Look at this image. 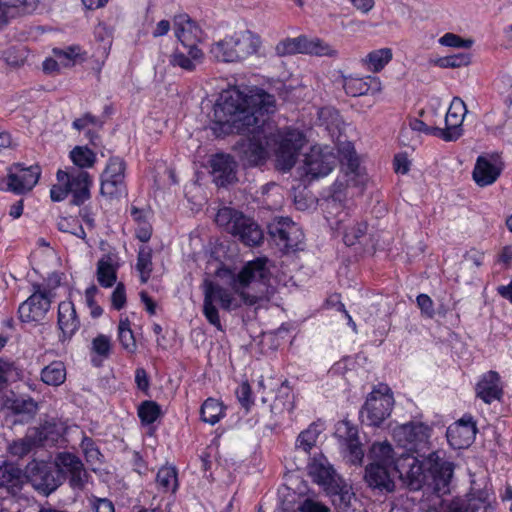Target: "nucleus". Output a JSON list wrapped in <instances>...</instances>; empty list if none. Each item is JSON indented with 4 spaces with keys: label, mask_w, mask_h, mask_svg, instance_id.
Returning a JSON list of instances; mask_svg holds the SVG:
<instances>
[{
    "label": "nucleus",
    "mask_w": 512,
    "mask_h": 512,
    "mask_svg": "<svg viewBox=\"0 0 512 512\" xmlns=\"http://www.w3.org/2000/svg\"><path fill=\"white\" fill-rule=\"evenodd\" d=\"M275 111V98L264 90L244 95L232 89L221 93L213 108L211 129L217 136L238 133L243 139L241 152L251 166L263 162L268 156L265 126Z\"/></svg>",
    "instance_id": "nucleus-1"
},
{
    "label": "nucleus",
    "mask_w": 512,
    "mask_h": 512,
    "mask_svg": "<svg viewBox=\"0 0 512 512\" xmlns=\"http://www.w3.org/2000/svg\"><path fill=\"white\" fill-rule=\"evenodd\" d=\"M270 271L267 267L266 258H257L247 262L242 269L232 277L231 287L234 294L213 282H205L203 314L207 321L217 330L223 331L219 312L215 306L218 301L225 311H232L242 305L253 306L258 303L260 297L245 292V288L253 282L265 283L269 279Z\"/></svg>",
    "instance_id": "nucleus-2"
},
{
    "label": "nucleus",
    "mask_w": 512,
    "mask_h": 512,
    "mask_svg": "<svg viewBox=\"0 0 512 512\" xmlns=\"http://www.w3.org/2000/svg\"><path fill=\"white\" fill-rule=\"evenodd\" d=\"M395 471L411 490L427 485L441 496L450 493L454 464L440 458L436 452L430 453L423 461L413 453L401 452L395 462Z\"/></svg>",
    "instance_id": "nucleus-3"
},
{
    "label": "nucleus",
    "mask_w": 512,
    "mask_h": 512,
    "mask_svg": "<svg viewBox=\"0 0 512 512\" xmlns=\"http://www.w3.org/2000/svg\"><path fill=\"white\" fill-rule=\"evenodd\" d=\"M260 46V37L249 30H245L214 42L209 53L218 62L232 63L242 61L256 54Z\"/></svg>",
    "instance_id": "nucleus-4"
},
{
    "label": "nucleus",
    "mask_w": 512,
    "mask_h": 512,
    "mask_svg": "<svg viewBox=\"0 0 512 512\" xmlns=\"http://www.w3.org/2000/svg\"><path fill=\"white\" fill-rule=\"evenodd\" d=\"M394 406V398L390 388L379 384L369 393L361 410L363 421L371 426H379L387 419Z\"/></svg>",
    "instance_id": "nucleus-5"
},
{
    "label": "nucleus",
    "mask_w": 512,
    "mask_h": 512,
    "mask_svg": "<svg viewBox=\"0 0 512 512\" xmlns=\"http://www.w3.org/2000/svg\"><path fill=\"white\" fill-rule=\"evenodd\" d=\"M26 483L29 482L39 493L48 496L62 483L63 477L55 467L44 461H31L25 470Z\"/></svg>",
    "instance_id": "nucleus-6"
},
{
    "label": "nucleus",
    "mask_w": 512,
    "mask_h": 512,
    "mask_svg": "<svg viewBox=\"0 0 512 512\" xmlns=\"http://www.w3.org/2000/svg\"><path fill=\"white\" fill-rule=\"evenodd\" d=\"M40 174L38 165L23 167L22 164H14L8 168L7 176L0 179V190L24 194L37 184Z\"/></svg>",
    "instance_id": "nucleus-7"
},
{
    "label": "nucleus",
    "mask_w": 512,
    "mask_h": 512,
    "mask_svg": "<svg viewBox=\"0 0 512 512\" xmlns=\"http://www.w3.org/2000/svg\"><path fill=\"white\" fill-rule=\"evenodd\" d=\"M126 162L117 156L110 157L101 174L100 193L108 198H118L126 194Z\"/></svg>",
    "instance_id": "nucleus-8"
},
{
    "label": "nucleus",
    "mask_w": 512,
    "mask_h": 512,
    "mask_svg": "<svg viewBox=\"0 0 512 512\" xmlns=\"http://www.w3.org/2000/svg\"><path fill=\"white\" fill-rule=\"evenodd\" d=\"M430 429L423 423H406L393 430V439L403 450L412 453L424 447L430 436Z\"/></svg>",
    "instance_id": "nucleus-9"
},
{
    "label": "nucleus",
    "mask_w": 512,
    "mask_h": 512,
    "mask_svg": "<svg viewBox=\"0 0 512 512\" xmlns=\"http://www.w3.org/2000/svg\"><path fill=\"white\" fill-rule=\"evenodd\" d=\"M55 469L63 477V481L68 479L72 489H84L89 475L79 457L71 453H60L55 460Z\"/></svg>",
    "instance_id": "nucleus-10"
},
{
    "label": "nucleus",
    "mask_w": 512,
    "mask_h": 512,
    "mask_svg": "<svg viewBox=\"0 0 512 512\" xmlns=\"http://www.w3.org/2000/svg\"><path fill=\"white\" fill-rule=\"evenodd\" d=\"M57 180L68 186L72 194V204L79 206L90 198L92 179L87 171L75 168L58 170Z\"/></svg>",
    "instance_id": "nucleus-11"
},
{
    "label": "nucleus",
    "mask_w": 512,
    "mask_h": 512,
    "mask_svg": "<svg viewBox=\"0 0 512 512\" xmlns=\"http://www.w3.org/2000/svg\"><path fill=\"white\" fill-rule=\"evenodd\" d=\"M490 496L487 488H476L473 484L464 498L452 500L443 512H494Z\"/></svg>",
    "instance_id": "nucleus-12"
},
{
    "label": "nucleus",
    "mask_w": 512,
    "mask_h": 512,
    "mask_svg": "<svg viewBox=\"0 0 512 512\" xmlns=\"http://www.w3.org/2000/svg\"><path fill=\"white\" fill-rule=\"evenodd\" d=\"M54 299L41 290L39 283L32 284V294L20 304L19 318L22 322H39L43 320L50 310Z\"/></svg>",
    "instance_id": "nucleus-13"
},
{
    "label": "nucleus",
    "mask_w": 512,
    "mask_h": 512,
    "mask_svg": "<svg viewBox=\"0 0 512 512\" xmlns=\"http://www.w3.org/2000/svg\"><path fill=\"white\" fill-rule=\"evenodd\" d=\"M335 436L345 447V458L354 465H360L364 458V450L359 440L358 429L349 421H340L336 425Z\"/></svg>",
    "instance_id": "nucleus-14"
},
{
    "label": "nucleus",
    "mask_w": 512,
    "mask_h": 512,
    "mask_svg": "<svg viewBox=\"0 0 512 512\" xmlns=\"http://www.w3.org/2000/svg\"><path fill=\"white\" fill-rule=\"evenodd\" d=\"M467 112L464 101L455 97L447 111L445 117V128H435L436 136L444 141H456L463 134L462 124Z\"/></svg>",
    "instance_id": "nucleus-15"
},
{
    "label": "nucleus",
    "mask_w": 512,
    "mask_h": 512,
    "mask_svg": "<svg viewBox=\"0 0 512 512\" xmlns=\"http://www.w3.org/2000/svg\"><path fill=\"white\" fill-rule=\"evenodd\" d=\"M303 144V134L296 130L288 131L281 138L276 150V161L281 170L288 171L294 166L298 152Z\"/></svg>",
    "instance_id": "nucleus-16"
},
{
    "label": "nucleus",
    "mask_w": 512,
    "mask_h": 512,
    "mask_svg": "<svg viewBox=\"0 0 512 512\" xmlns=\"http://www.w3.org/2000/svg\"><path fill=\"white\" fill-rule=\"evenodd\" d=\"M269 233L278 245L286 249H298L304 238L299 226L289 218H281L270 225Z\"/></svg>",
    "instance_id": "nucleus-17"
},
{
    "label": "nucleus",
    "mask_w": 512,
    "mask_h": 512,
    "mask_svg": "<svg viewBox=\"0 0 512 512\" xmlns=\"http://www.w3.org/2000/svg\"><path fill=\"white\" fill-rule=\"evenodd\" d=\"M303 169L312 179L328 175L336 164L335 156L321 148L313 147L304 157Z\"/></svg>",
    "instance_id": "nucleus-18"
},
{
    "label": "nucleus",
    "mask_w": 512,
    "mask_h": 512,
    "mask_svg": "<svg viewBox=\"0 0 512 512\" xmlns=\"http://www.w3.org/2000/svg\"><path fill=\"white\" fill-rule=\"evenodd\" d=\"M477 432L472 417H463L447 429V439L455 449L467 448L474 441Z\"/></svg>",
    "instance_id": "nucleus-19"
},
{
    "label": "nucleus",
    "mask_w": 512,
    "mask_h": 512,
    "mask_svg": "<svg viewBox=\"0 0 512 512\" xmlns=\"http://www.w3.org/2000/svg\"><path fill=\"white\" fill-rule=\"evenodd\" d=\"M391 469L379 463H370L365 468L364 480L370 488L380 493H391L396 488Z\"/></svg>",
    "instance_id": "nucleus-20"
},
{
    "label": "nucleus",
    "mask_w": 512,
    "mask_h": 512,
    "mask_svg": "<svg viewBox=\"0 0 512 512\" xmlns=\"http://www.w3.org/2000/svg\"><path fill=\"white\" fill-rule=\"evenodd\" d=\"M175 36L183 47L197 46L203 39L202 29L194 22L189 15L179 14L174 17Z\"/></svg>",
    "instance_id": "nucleus-21"
},
{
    "label": "nucleus",
    "mask_w": 512,
    "mask_h": 512,
    "mask_svg": "<svg viewBox=\"0 0 512 512\" xmlns=\"http://www.w3.org/2000/svg\"><path fill=\"white\" fill-rule=\"evenodd\" d=\"M341 84L348 96L358 97L368 93L375 94L381 91V82L374 76L356 77L341 75Z\"/></svg>",
    "instance_id": "nucleus-22"
},
{
    "label": "nucleus",
    "mask_w": 512,
    "mask_h": 512,
    "mask_svg": "<svg viewBox=\"0 0 512 512\" xmlns=\"http://www.w3.org/2000/svg\"><path fill=\"white\" fill-rule=\"evenodd\" d=\"M57 325L61 331L60 341L70 340L80 327L74 304L71 301H62L58 305Z\"/></svg>",
    "instance_id": "nucleus-23"
},
{
    "label": "nucleus",
    "mask_w": 512,
    "mask_h": 512,
    "mask_svg": "<svg viewBox=\"0 0 512 512\" xmlns=\"http://www.w3.org/2000/svg\"><path fill=\"white\" fill-rule=\"evenodd\" d=\"M498 157L479 156L473 169V179L478 186L493 184L501 174L502 168L497 164Z\"/></svg>",
    "instance_id": "nucleus-24"
},
{
    "label": "nucleus",
    "mask_w": 512,
    "mask_h": 512,
    "mask_svg": "<svg viewBox=\"0 0 512 512\" xmlns=\"http://www.w3.org/2000/svg\"><path fill=\"white\" fill-rule=\"evenodd\" d=\"M211 168L218 186H225L236 180V163L229 155H215L211 160Z\"/></svg>",
    "instance_id": "nucleus-25"
},
{
    "label": "nucleus",
    "mask_w": 512,
    "mask_h": 512,
    "mask_svg": "<svg viewBox=\"0 0 512 512\" xmlns=\"http://www.w3.org/2000/svg\"><path fill=\"white\" fill-rule=\"evenodd\" d=\"M233 227L235 231L232 235L238 237V239L247 246H258L264 238L260 226L245 215L238 218V222H236Z\"/></svg>",
    "instance_id": "nucleus-26"
},
{
    "label": "nucleus",
    "mask_w": 512,
    "mask_h": 512,
    "mask_svg": "<svg viewBox=\"0 0 512 512\" xmlns=\"http://www.w3.org/2000/svg\"><path fill=\"white\" fill-rule=\"evenodd\" d=\"M26 484L25 473L13 464L0 466V488L12 496H17Z\"/></svg>",
    "instance_id": "nucleus-27"
},
{
    "label": "nucleus",
    "mask_w": 512,
    "mask_h": 512,
    "mask_svg": "<svg viewBox=\"0 0 512 512\" xmlns=\"http://www.w3.org/2000/svg\"><path fill=\"white\" fill-rule=\"evenodd\" d=\"M476 394L486 404L500 400L503 394L500 387V376L496 371H489L483 375L476 386Z\"/></svg>",
    "instance_id": "nucleus-28"
},
{
    "label": "nucleus",
    "mask_w": 512,
    "mask_h": 512,
    "mask_svg": "<svg viewBox=\"0 0 512 512\" xmlns=\"http://www.w3.org/2000/svg\"><path fill=\"white\" fill-rule=\"evenodd\" d=\"M185 48L187 49V53L174 50L169 57V63L173 67H179L187 72H192L196 69L197 65L203 62L204 53L198 46Z\"/></svg>",
    "instance_id": "nucleus-29"
},
{
    "label": "nucleus",
    "mask_w": 512,
    "mask_h": 512,
    "mask_svg": "<svg viewBox=\"0 0 512 512\" xmlns=\"http://www.w3.org/2000/svg\"><path fill=\"white\" fill-rule=\"evenodd\" d=\"M401 452L395 451L387 441L376 442L370 448L372 463H379L392 468L395 471V462Z\"/></svg>",
    "instance_id": "nucleus-30"
},
{
    "label": "nucleus",
    "mask_w": 512,
    "mask_h": 512,
    "mask_svg": "<svg viewBox=\"0 0 512 512\" xmlns=\"http://www.w3.org/2000/svg\"><path fill=\"white\" fill-rule=\"evenodd\" d=\"M98 283L105 288L112 287L117 280V266L110 255H105L97 262Z\"/></svg>",
    "instance_id": "nucleus-31"
},
{
    "label": "nucleus",
    "mask_w": 512,
    "mask_h": 512,
    "mask_svg": "<svg viewBox=\"0 0 512 512\" xmlns=\"http://www.w3.org/2000/svg\"><path fill=\"white\" fill-rule=\"evenodd\" d=\"M309 38L301 35L295 38H286L276 45V53L279 56L292 55L296 53H307Z\"/></svg>",
    "instance_id": "nucleus-32"
},
{
    "label": "nucleus",
    "mask_w": 512,
    "mask_h": 512,
    "mask_svg": "<svg viewBox=\"0 0 512 512\" xmlns=\"http://www.w3.org/2000/svg\"><path fill=\"white\" fill-rule=\"evenodd\" d=\"M66 379V368L63 362L53 361L41 371V380L51 386H59Z\"/></svg>",
    "instance_id": "nucleus-33"
},
{
    "label": "nucleus",
    "mask_w": 512,
    "mask_h": 512,
    "mask_svg": "<svg viewBox=\"0 0 512 512\" xmlns=\"http://www.w3.org/2000/svg\"><path fill=\"white\" fill-rule=\"evenodd\" d=\"M8 408L13 414L20 416L19 421H29L37 412L38 405L32 398H17L10 401Z\"/></svg>",
    "instance_id": "nucleus-34"
},
{
    "label": "nucleus",
    "mask_w": 512,
    "mask_h": 512,
    "mask_svg": "<svg viewBox=\"0 0 512 512\" xmlns=\"http://www.w3.org/2000/svg\"><path fill=\"white\" fill-rule=\"evenodd\" d=\"M136 270L139 272L141 283H147L153 271L152 249L143 245L137 255Z\"/></svg>",
    "instance_id": "nucleus-35"
},
{
    "label": "nucleus",
    "mask_w": 512,
    "mask_h": 512,
    "mask_svg": "<svg viewBox=\"0 0 512 512\" xmlns=\"http://www.w3.org/2000/svg\"><path fill=\"white\" fill-rule=\"evenodd\" d=\"M200 414L204 422L214 425L224 416L223 405L216 399L208 398L202 404Z\"/></svg>",
    "instance_id": "nucleus-36"
},
{
    "label": "nucleus",
    "mask_w": 512,
    "mask_h": 512,
    "mask_svg": "<svg viewBox=\"0 0 512 512\" xmlns=\"http://www.w3.org/2000/svg\"><path fill=\"white\" fill-rule=\"evenodd\" d=\"M392 59L390 48H381L370 52L364 59L368 69L373 72L381 71Z\"/></svg>",
    "instance_id": "nucleus-37"
},
{
    "label": "nucleus",
    "mask_w": 512,
    "mask_h": 512,
    "mask_svg": "<svg viewBox=\"0 0 512 512\" xmlns=\"http://www.w3.org/2000/svg\"><path fill=\"white\" fill-rule=\"evenodd\" d=\"M70 158L75 169L84 170L91 168L96 162V154L89 148L83 146H76L70 152Z\"/></svg>",
    "instance_id": "nucleus-38"
},
{
    "label": "nucleus",
    "mask_w": 512,
    "mask_h": 512,
    "mask_svg": "<svg viewBox=\"0 0 512 512\" xmlns=\"http://www.w3.org/2000/svg\"><path fill=\"white\" fill-rule=\"evenodd\" d=\"M340 161L346 174H358L359 160L350 142L344 144L340 149Z\"/></svg>",
    "instance_id": "nucleus-39"
},
{
    "label": "nucleus",
    "mask_w": 512,
    "mask_h": 512,
    "mask_svg": "<svg viewBox=\"0 0 512 512\" xmlns=\"http://www.w3.org/2000/svg\"><path fill=\"white\" fill-rule=\"evenodd\" d=\"M118 339L122 348L128 353L133 354L136 352L137 344L128 318L121 319L119 322Z\"/></svg>",
    "instance_id": "nucleus-40"
},
{
    "label": "nucleus",
    "mask_w": 512,
    "mask_h": 512,
    "mask_svg": "<svg viewBox=\"0 0 512 512\" xmlns=\"http://www.w3.org/2000/svg\"><path fill=\"white\" fill-rule=\"evenodd\" d=\"M243 215L242 212L230 207H223L217 212L215 222L218 226L223 227L228 233L232 234L235 231L233 226L238 222V218L243 217Z\"/></svg>",
    "instance_id": "nucleus-41"
},
{
    "label": "nucleus",
    "mask_w": 512,
    "mask_h": 512,
    "mask_svg": "<svg viewBox=\"0 0 512 512\" xmlns=\"http://www.w3.org/2000/svg\"><path fill=\"white\" fill-rule=\"evenodd\" d=\"M319 436V430L316 425H310L306 430L302 431L295 443V448L297 451L302 450L303 452L309 454L311 449L316 445L317 439Z\"/></svg>",
    "instance_id": "nucleus-42"
},
{
    "label": "nucleus",
    "mask_w": 512,
    "mask_h": 512,
    "mask_svg": "<svg viewBox=\"0 0 512 512\" xmlns=\"http://www.w3.org/2000/svg\"><path fill=\"white\" fill-rule=\"evenodd\" d=\"M309 473L316 479L320 484H327L333 478L334 470L332 467L324 464L322 461L312 459L309 464Z\"/></svg>",
    "instance_id": "nucleus-43"
},
{
    "label": "nucleus",
    "mask_w": 512,
    "mask_h": 512,
    "mask_svg": "<svg viewBox=\"0 0 512 512\" xmlns=\"http://www.w3.org/2000/svg\"><path fill=\"white\" fill-rule=\"evenodd\" d=\"M306 54L335 58L338 56V51L333 46L319 38H309Z\"/></svg>",
    "instance_id": "nucleus-44"
},
{
    "label": "nucleus",
    "mask_w": 512,
    "mask_h": 512,
    "mask_svg": "<svg viewBox=\"0 0 512 512\" xmlns=\"http://www.w3.org/2000/svg\"><path fill=\"white\" fill-rule=\"evenodd\" d=\"M157 485L165 492L175 491L177 486V474L172 467H162L159 469L156 476Z\"/></svg>",
    "instance_id": "nucleus-45"
},
{
    "label": "nucleus",
    "mask_w": 512,
    "mask_h": 512,
    "mask_svg": "<svg viewBox=\"0 0 512 512\" xmlns=\"http://www.w3.org/2000/svg\"><path fill=\"white\" fill-rule=\"evenodd\" d=\"M160 414V406L154 401H144L138 408V416L144 424L154 423Z\"/></svg>",
    "instance_id": "nucleus-46"
},
{
    "label": "nucleus",
    "mask_w": 512,
    "mask_h": 512,
    "mask_svg": "<svg viewBox=\"0 0 512 512\" xmlns=\"http://www.w3.org/2000/svg\"><path fill=\"white\" fill-rule=\"evenodd\" d=\"M366 231L367 224L365 222L355 223L344 229L343 241L347 246H352L365 236Z\"/></svg>",
    "instance_id": "nucleus-47"
},
{
    "label": "nucleus",
    "mask_w": 512,
    "mask_h": 512,
    "mask_svg": "<svg viewBox=\"0 0 512 512\" xmlns=\"http://www.w3.org/2000/svg\"><path fill=\"white\" fill-rule=\"evenodd\" d=\"M34 444L35 442L31 437H24L11 443L8 449L11 455L22 458L30 453Z\"/></svg>",
    "instance_id": "nucleus-48"
},
{
    "label": "nucleus",
    "mask_w": 512,
    "mask_h": 512,
    "mask_svg": "<svg viewBox=\"0 0 512 512\" xmlns=\"http://www.w3.org/2000/svg\"><path fill=\"white\" fill-rule=\"evenodd\" d=\"M318 119L321 125H324L327 129L331 127H338L341 119L339 112L332 107L321 108L318 112Z\"/></svg>",
    "instance_id": "nucleus-49"
},
{
    "label": "nucleus",
    "mask_w": 512,
    "mask_h": 512,
    "mask_svg": "<svg viewBox=\"0 0 512 512\" xmlns=\"http://www.w3.org/2000/svg\"><path fill=\"white\" fill-rule=\"evenodd\" d=\"M57 227L62 232L71 233L81 239L86 238V233L82 225L75 219L62 218L58 221Z\"/></svg>",
    "instance_id": "nucleus-50"
},
{
    "label": "nucleus",
    "mask_w": 512,
    "mask_h": 512,
    "mask_svg": "<svg viewBox=\"0 0 512 512\" xmlns=\"http://www.w3.org/2000/svg\"><path fill=\"white\" fill-rule=\"evenodd\" d=\"M439 43L447 47L470 48L473 41L471 39H463L453 33H446L439 39Z\"/></svg>",
    "instance_id": "nucleus-51"
},
{
    "label": "nucleus",
    "mask_w": 512,
    "mask_h": 512,
    "mask_svg": "<svg viewBox=\"0 0 512 512\" xmlns=\"http://www.w3.org/2000/svg\"><path fill=\"white\" fill-rule=\"evenodd\" d=\"M92 350L102 358H108L111 351L110 338L100 334L92 341Z\"/></svg>",
    "instance_id": "nucleus-52"
},
{
    "label": "nucleus",
    "mask_w": 512,
    "mask_h": 512,
    "mask_svg": "<svg viewBox=\"0 0 512 512\" xmlns=\"http://www.w3.org/2000/svg\"><path fill=\"white\" fill-rule=\"evenodd\" d=\"M60 285H61V275L56 272L50 274L43 283H39L40 289L44 290L45 294H47L52 299L55 298V296H56L55 290Z\"/></svg>",
    "instance_id": "nucleus-53"
},
{
    "label": "nucleus",
    "mask_w": 512,
    "mask_h": 512,
    "mask_svg": "<svg viewBox=\"0 0 512 512\" xmlns=\"http://www.w3.org/2000/svg\"><path fill=\"white\" fill-rule=\"evenodd\" d=\"M98 292V288L95 285H91L85 291V300L87 306L91 309V316L97 318L102 315V308L96 304L95 296Z\"/></svg>",
    "instance_id": "nucleus-54"
},
{
    "label": "nucleus",
    "mask_w": 512,
    "mask_h": 512,
    "mask_svg": "<svg viewBox=\"0 0 512 512\" xmlns=\"http://www.w3.org/2000/svg\"><path fill=\"white\" fill-rule=\"evenodd\" d=\"M354 499V493L347 489H341L339 492L333 495V503L340 510H347L351 506V502Z\"/></svg>",
    "instance_id": "nucleus-55"
},
{
    "label": "nucleus",
    "mask_w": 512,
    "mask_h": 512,
    "mask_svg": "<svg viewBox=\"0 0 512 512\" xmlns=\"http://www.w3.org/2000/svg\"><path fill=\"white\" fill-rule=\"evenodd\" d=\"M54 54L61 64H63L64 66H68L70 62L73 61L76 56H78L79 47L71 46L65 50L54 49Z\"/></svg>",
    "instance_id": "nucleus-56"
},
{
    "label": "nucleus",
    "mask_w": 512,
    "mask_h": 512,
    "mask_svg": "<svg viewBox=\"0 0 512 512\" xmlns=\"http://www.w3.org/2000/svg\"><path fill=\"white\" fill-rule=\"evenodd\" d=\"M236 396L240 404L246 409L253 404L251 387L247 382H243L237 388Z\"/></svg>",
    "instance_id": "nucleus-57"
},
{
    "label": "nucleus",
    "mask_w": 512,
    "mask_h": 512,
    "mask_svg": "<svg viewBox=\"0 0 512 512\" xmlns=\"http://www.w3.org/2000/svg\"><path fill=\"white\" fill-rule=\"evenodd\" d=\"M470 63V56L468 54H457L445 57L441 60L442 67L457 68L466 66Z\"/></svg>",
    "instance_id": "nucleus-58"
},
{
    "label": "nucleus",
    "mask_w": 512,
    "mask_h": 512,
    "mask_svg": "<svg viewBox=\"0 0 512 512\" xmlns=\"http://www.w3.org/2000/svg\"><path fill=\"white\" fill-rule=\"evenodd\" d=\"M112 307L121 310L126 304V291L123 283H118L111 295Z\"/></svg>",
    "instance_id": "nucleus-59"
},
{
    "label": "nucleus",
    "mask_w": 512,
    "mask_h": 512,
    "mask_svg": "<svg viewBox=\"0 0 512 512\" xmlns=\"http://www.w3.org/2000/svg\"><path fill=\"white\" fill-rule=\"evenodd\" d=\"M417 305L426 317L432 318L434 316L433 301L427 294L417 296Z\"/></svg>",
    "instance_id": "nucleus-60"
},
{
    "label": "nucleus",
    "mask_w": 512,
    "mask_h": 512,
    "mask_svg": "<svg viewBox=\"0 0 512 512\" xmlns=\"http://www.w3.org/2000/svg\"><path fill=\"white\" fill-rule=\"evenodd\" d=\"M70 193L69 188L66 184L59 183L58 185H53L50 189V197L52 201L59 202L64 200L68 194Z\"/></svg>",
    "instance_id": "nucleus-61"
},
{
    "label": "nucleus",
    "mask_w": 512,
    "mask_h": 512,
    "mask_svg": "<svg viewBox=\"0 0 512 512\" xmlns=\"http://www.w3.org/2000/svg\"><path fill=\"white\" fill-rule=\"evenodd\" d=\"M408 127L411 129L413 134L423 132L425 134H433L436 136L434 131L436 127H429L422 120L416 118L409 121Z\"/></svg>",
    "instance_id": "nucleus-62"
},
{
    "label": "nucleus",
    "mask_w": 512,
    "mask_h": 512,
    "mask_svg": "<svg viewBox=\"0 0 512 512\" xmlns=\"http://www.w3.org/2000/svg\"><path fill=\"white\" fill-rule=\"evenodd\" d=\"M89 124L94 126L100 125V121L92 114L86 113L83 117L75 119L72 125L75 129L82 130Z\"/></svg>",
    "instance_id": "nucleus-63"
},
{
    "label": "nucleus",
    "mask_w": 512,
    "mask_h": 512,
    "mask_svg": "<svg viewBox=\"0 0 512 512\" xmlns=\"http://www.w3.org/2000/svg\"><path fill=\"white\" fill-rule=\"evenodd\" d=\"M301 512H329V509L319 502L306 499L300 506Z\"/></svg>",
    "instance_id": "nucleus-64"
}]
</instances>
